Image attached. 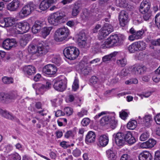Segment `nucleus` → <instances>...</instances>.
I'll list each match as a JSON object with an SVG mask.
<instances>
[{"label":"nucleus","mask_w":160,"mask_h":160,"mask_svg":"<svg viewBox=\"0 0 160 160\" xmlns=\"http://www.w3.org/2000/svg\"><path fill=\"white\" fill-rule=\"evenodd\" d=\"M53 87L56 90L62 92L66 89V86L64 80L61 77H58L53 81Z\"/></svg>","instance_id":"0eeeda50"},{"label":"nucleus","mask_w":160,"mask_h":160,"mask_svg":"<svg viewBox=\"0 0 160 160\" xmlns=\"http://www.w3.org/2000/svg\"><path fill=\"white\" fill-rule=\"evenodd\" d=\"M155 23L157 26L160 28V13L157 14L155 17Z\"/></svg>","instance_id":"603ef678"},{"label":"nucleus","mask_w":160,"mask_h":160,"mask_svg":"<svg viewBox=\"0 0 160 160\" xmlns=\"http://www.w3.org/2000/svg\"><path fill=\"white\" fill-rule=\"evenodd\" d=\"M138 51L144 50L146 47L145 42L142 41H139L135 42Z\"/></svg>","instance_id":"f704fd0d"},{"label":"nucleus","mask_w":160,"mask_h":160,"mask_svg":"<svg viewBox=\"0 0 160 160\" xmlns=\"http://www.w3.org/2000/svg\"><path fill=\"white\" fill-rule=\"evenodd\" d=\"M82 73L85 75H87L91 72V70L89 68H84L81 70Z\"/></svg>","instance_id":"338daca9"},{"label":"nucleus","mask_w":160,"mask_h":160,"mask_svg":"<svg viewBox=\"0 0 160 160\" xmlns=\"http://www.w3.org/2000/svg\"><path fill=\"white\" fill-rule=\"evenodd\" d=\"M149 137V133L147 132L143 133L140 136L139 138L140 140L141 141H144L146 140Z\"/></svg>","instance_id":"8fccbe9b"},{"label":"nucleus","mask_w":160,"mask_h":160,"mask_svg":"<svg viewBox=\"0 0 160 160\" xmlns=\"http://www.w3.org/2000/svg\"><path fill=\"white\" fill-rule=\"evenodd\" d=\"M156 141L153 139H150L146 142H143L140 144V147L142 148H151L156 144Z\"/></svg>","instance_id":"4be33fe9"},{"label":"nucleus","mask_w":160,"mask_h":160,"mask_svg":"<svg viewBox=\"0 0 160 160\" xmlns=\"http://www.w3.org/2000/svg\"><path fill=\"white\" fill-rule=\"evenodd\" d=\"M115 141L116 144L119 146H123L125 143V135L122 133L118 132L114 134Z\"/></svg>","instance_id":"4468645a"},{"label":"nucleus","mask_w":160,"mask_h":160,"mask_svg":"<svg viewBox=\"0 0 160 160\" xmlns=\"http://www.w3.org/2000/svg\"><path fill=\"white\" fill-rule=\"evenodd\" d=\"M23 70L25 73L29 75H31L36 72L35 67L31 65L25 66L23 68Z\"/></svg>","instance_id":"a878e982"},{"label":"nucleus","mask_w":160,"mask_h":160,"mask_svg":"<svg viewBox=\"0 0 160 160\" xmlns=\"http://www.w3.org/2000/svg\"><path fill=\"white\" fill-rule=\"evenodd\" d=\"M60 145L61 147L65 149L70 147V145L68 142L63 141L60 143Z\"/></svg>","instance_id":"052dcab7"},{"label":"nucleus","mask_w":160,"mask_h":160,"mask_svg":"<svg viewBox=\"0 0 160 160\" xmlns=\"http://www.w3.org/2000/svg\"><path fill=\"white\" fill-rule=\"evenodd\" d=\"M98 142L101 146L105 147L108 142V138L106 135H103L100 136L98 139Z\"/></svg>","instance_id":"cd10ccee"},{"label":"nucleus","mask_w":160,"mask_h":160,"mask_svg":"<svg viewBox=\"0 0 160 160\" xmlns=\"http://www.w3.org/2000/svg\"><path fill=\"white\" fill-rule=\"evenodd\" d=\"M128 16L127 12L124 11H121L119 15V21L120 25L124 27L128 23Z\"/></svg>","instance_id":"dca6fc26"},{"label":"nucleus","mask_w":160,"mask_h":160,"mask_svg":"<svg viewBox=\"0 0 160 160\" xmlns=\"http://www.w3.org/2000/svg\"><path fill=\"white\" fill-rule=\"evenodd\" d=\"M151 120L152 117L151 115H146L143 119L142 124L145 126L148 127L150 125Z\"/></svg>","instance_id":"2f4dec72"},{"label":"nucleus","mask_w":160,"mask_h":160,"mask_svg":"<svg viewBox=\"0 0 160 160\" xmlns=\"http://www.w3.org/2000/svg\"><path fill=\"white\" fill-rule=\"evenodd\" d=\"M52 61L53 63L58 66L61 62V58L59 56H55L52 59Z\"/></svg>","instance_id":"3c124183"},{"label":"nucleus","mask_w":160,"mask_h":160,"mask_svg":"<svg viewBox=\"0 0 160 160\" xmlns=\"http://www.w3.org/2000/svg\"><path fill=\"white\" fill-rule=\"evenodd\" d=\"M64 12H57L51 14L48 17L49 23L51 25L57 26L63 22L64 18L65 17Z\"/></svg>","instance_id":"f257e3e1"},{"label":"nucleus","mask_w":160,"mask_h":160,"mask_svg":"<svg viewBox=\"0 0 160 160\" xmlns=\"http://www.w3.org/2000/svg\"><path fill=\"white\" fill-rule=\"evenodd\" d=\"M120 116L123 119H125L128 116V114L124 111H122L119 113Z\"/></svg>","instance_id":"69168bd1"},{"label":"nucleus","mask_w":160,"mask_h":160,"mask_svg":"<svg viewBox=\"0 0 160 160\" xmlns=\"http://www.w3.org/2000/svg\"><path fill=\"white\" fill-rule=\"evenodd\" d=\"M43 26L42 22L40 21H36L32 28V31L34 33L39 32L41 28Z\"/></svg>","instance_id":"393cba45"},{"label":"nucleus","mask_w":160,"mask_h":160,"mask_svg":"<svg viewBox=\"0 0 160 160\" xmlns=\"http://www.w3.org/2000/svg\"><path fill=\"white\" fill-rule=\"evenodd\" d=\"M65 137L67 138H73L74 136V134L71 131H69L66 132L64 135Z\"/></svg>","instance_id":"e2e57ef3"},{"label":"nucleus","mask_w":160,"mask_h":160,"mask_svg":"<svg viewBox=\"0 0 160 160\" xmlns=\"http://www.w3.org/2000/svg\"><path fill=\"white\" fill-rule=\"evenodd\" d=\"M81 153V151L79 149L76 148L73 151L72 154L75 157H78L80 156Z\"/></svg>","instance_id":"0e129e2a"},{"label":"nucleus","mask_w":160,"mask_h":160,"mask_svg":"<svg viewBox=\"0 0 160 160\" xmlns=\"http://www.w3.org/2000/svg\"><path fill=\"white\" fill-rule=\"evenodd\" d=\"M116 62L118 65L122 67H124L126 65L127 61L126 58H123L118 60Z\"/></svg>","instance_id":"a18cd8bd"},{"label":"nucleus","mask_w":160,"mask_h":160,"mask_svg":"<svg viewBox=\"0 0 160 160\" xmlns=\"http://www.w3.org/2000/svg\"><path fill=\"white\" fill-rule=\"evenodd\" d=\"M50 49L48 44L47 42H42L38 46V53L37 56H41L46 54Z\"/></svg>","instance_id":"f8f14e48"},{"label":"nucleus","mask_w":160,"mask_h":160,"mask_svg":"<svg viewBox=\"0 0 160 160\" xmlns=\"http://www.w3.org/2000/svg\"><path fill=\"white\" fill-rule=\"evenodd\" d=\"M150 6V3L147 0H143L141 3L140 8V12L142 13L151 11L149 9Z\"/></svg>","instance_id":"412c9836"},{"label":"nucleus","mask_w":160,"mask_h":160,"mask_svg":"<svg viewBox=\"0 0 160 160\" xmlns=\"http://www.w3.org/2000/svg\"><path fill=\"white\" fill-rule=\"evenodd\" d=\"M70 34L69 29L65 27L58 28L55 31L54 36V40L61 42L65 39Z\"/></svg>","instance_id":"f03ea898"},{"label":"nucleus","mask_w":160,"mask_h":160,"mask_svg":"<svg viewBox=\"0 0 160 160\" xmlns=\"http://www.w3.org/2000/svg\"><path fill=\"white\" fill-rule=\"evenodd\" d=\"M81 10V8L79 4H75L72 9V15L74 17H76L79 13Z\"/></svg>","instance_id":"c85d7f7f"},{"label":"nucleus","mask_w":160,"mask_h":160,"mask_svg":"<svg viewBox=\"0 0 160 160\" xmlns=\"http://www.w3.org/2000/svg\"><path fill=\"white\" fill-rule=\"evenodd\" d=\"M129 70L128 69H122L120 73L118 74L119 76L121 77H125L128 75L129 73Z\"/></svg>","instance_id":"864d4df0"},{"label":"nucleus","mask_w":160,"mask_h":160,"mask_svg":"<svg viewBox=\"0 0 160 160\" xmlns=\"http://www.w3.org/2000/svg\"><path fill=\"white\" fill-rule=\"evenodd\" d=\"M116 5L120 7H126L128 5V3L126 0H117Z\"/></svg>","instance_id":"79ce46f5"},{"label":"nucleus","mask_w":160,"mask_h":160,"mask_svg":"<svg viewBox=\"0 0 160 160\" xmlns=\"http://www.w3.org/2000/svg\"><path fill=\"white\" fill-rule=\"evenodd\" d=\"M32 87L36 90V94H43L47 90V87L45 85L40 83H35L32 85Z\"/></svg>","instance_id":"aec40b11"},{"label":"nucleus","mask_w":160,"mask_h":160,"mask_svg":"<svg viewBox=\"0 0 160 160\" xmlns=\"http://www.w3.org/2000/svg\"><path fill=\"white\" fill-rule=\"evenodd\" d=\"M15 19L14 18L9 17L6 18V27H8L12 26H14V23L15 22ZM13 29V28H12ZM12 32H14L12 31Z\"/></svg>","instance_id":"7c9ffc66"},{"label":"nucleus","mask_w":160,"mask_h":160,"mask_svg":"<svg viewBox=\"0 0 160 160\" xmlns=\"http://www.w3.org/2000/svg\"><path fill=\"white\" fill-rule=\"evenodd\" d=\"M10 160H21L20 156L17 153H14L10 156Z\"/></svg>","instance_id":"49530a36"},{"label":"nucleus","mask_w":160,"mask_h":160,"mask_svg":"<svg viewBox=\"0 0 160 160\" xmlns=\"http://www.w3.org/2000/svg\"><path fill=\"white\" fill-rule=\"evenodd\" d=\"M125 142L129 144H132L136 141V139L130 132H128L125 135Z\"/></svg>","instance_id":"b1692460"},{"label":"nucleus","mask_w":160,"mask_h":160,"mask_svg":"<svg viewBox=\"0 0 160 160\" xmlns=\"http://www.w3.org/2000/svg\"><path fill=\"white\" fill-rule=\"evenodd\" d=\"M78 88V80L75 78L72 85V89L73 91H76Z\"/></svg>","instance_id":"de8ad7c7"},{"label":"nucleus","mask_w":160,"mask_h":160,"mask_svg":"<svg viewBox=\"0 0 160 160\" xmlns=\"http://www.w3.org/2000/svg\"><path fill=\"white\" fill-rule=\"evenodd\" d=\"M2 82L5 84H9L13 82V80L12 78L7 77H4L2 79Z\"/></svg>","instance_id":"09e8293b"},{"label":"nucleus","mask_w":160,"mask_h":160,"mask_svg":"<svg viewBox=\"0 0 160 160\" xmlns=\"http://www.w3.org/2000/svg\"><path fill=\"white\" fill-rule=\"evenodd\" d=\"M151 94V92L150 91H148L146 92H143L142 94H138L141 98L142 99L144 97L147 98L149 97Z\"/></svg>","instance_id":"4d7b16f0"},{"label":"nucleus","mask_w":160,"mask_h":160,"mask_svg":"<svg viewBox=\"0 0 160 160\" xmlns=\"http://www.w3.org/2000/svg\"><path fill=\"white\" fill-rule=\"evenodd\" d=\"M79 52L78 48L74 47H69L66 48L63 50V54L67 58L74 60L78 56Z\"/></svg>","instance_id":"39448f33"},{"label":"nucleus","mask_w":160,"mask_h":160,"mask_svg":"<svg viewBox=\"0 0 160 160\" xmlns=\"http://www.w3.org/2000/svg\"><path fill=\"white\" fill-rule=\"evenodd\" d=\"M57 71L56 67L54 65L51 64L46 65L42 69L43 72L48 75H54Z\"/></svg>","instance_id":"2eb2a0df"},{"label":"nucleus","mask_w":160,"mask_h":160,"mask_svg":"<svg viewBox=\"0 0 160 160\" xmlns=\"http://www.w3.org/2000/svg\"><path fill=\"white\" fill-rule=\"evenodd\" d=\"M52 27H44L42 31V34L44 38H45L49 34L52 29Z\"/></svg>","instance_id":"72a5a7b5"},{"label":"nucleus","mask_w":160,"mask_h":160,"mask_svg":"<svg viewBox=\"0 0 160 160\" xmlns=\"http://www.w3.org/2000/svg\"><path fill=\"white\" fill-rule=\"evenodd\" d=\"M113 31V28L112 25L108 23H105L99 31V38L102 39L105 38Z\"/></svg>","instance_id":"6e6552de"},{"label":"nucleus","mask_w":160,"mask_h":160,"mask_svg":"<svg viewBox=\"0 0 160 160\" xmlns=\"http://www.w3.org/2000/svg\"><path fill=\"white\" fill-rule=\"evenodd\" d=\"M106 153L109 160H116V154L111 150H108L106 151Z\"/></svg>","instance_id":"4c0bfd02"},{"label":"nucleus","mask_w":160,"mask_h":160,"mask_svg":"<svg viewBox=\"0 0 160 160\" xmlns=\"http://www.w3.org/2000/svg\"><path fill=\"white\" fill-rule=\"evenodd\" d=\"M100 122L102 126L108 124L109 127L113 129L116 127L117 123L113 114L107 115L101 118Z\"/></svg>","instance_id":"423d86ee"},{"label":"nucleus","mask_w":160,"mask_h":160,"mask_svg":"<svg viewBox=\"0 0 160 160\" xmlns=\"http://www.w3.org/2000/svg\"><path fill=\"white\" fill-rule=\"evenodd\" d=\"M129 31L132 35L129 36L128 39L131 41L142 38L144 32L143 30L136 31L133 28H131Z\"/></svg>","instance_id":"9d476101"},{"label":"nucleus","mask_w":160,"mask_h":160,"mask_svg":"<svg viewBox=\"0 0 160 160\" xmlns=\"http://www.w3.org/2000/svg\"><path fill=\"white\" fill-rule=\"evenodd\" d=\"M48 0H43L40 3L39 8L42 11L46 10L50 6Z\"/></svg>","instance_id":"c756f323"},{"label":"nucleus","mask_w":160,"mask_h":160,"mask_svg":"<svg viewBox=\"0 0 160 160\" xmlns=\"http://www.w3.org/2000/svg\"><path fill=\"white\" fill-rule=\"evenodd\" d=\"M114 39H115V38H113L112 35H111L101 44V47L102 48H106L113 46L116 43Z\"/></svg>","instance_id":"6ab92c4d"},{"label":"nucleus","mask_w":160,"mask_h":160,"mask_svg":"<svg viewBox=\"0 0 160 160\" xmlns=\"http://www.w3.org/2000/svg\"><path fill=\"white\" fill-rule=\"evenodd\" d=\"M30 26L27 22H19L13 26V32L16 34H22L27 32L30 29Z\"/></svg>","instance_id":"20e7f679"},{"label":"nucleus","mask_w":160,"mask_h":160,"mask_svg":"<svg viewBox=\"0 0 160 160\" xmlns=\"http://www.w3.org/2000/svg\"><path fill=\"white\" fill-rule=\"evenodd\" d=\"M88 111L87 110L84 109H82L80 111L78 112L77 115L79 117L81 118L85 115L87 114Z\"/></svg>","instance_id":"6e6d98bb"},{"label":"nucleus","mask_w":160,"mask_h":160,"mask_svg":"<svg viewBox=\"0 0 160 160\" xmlns=\"http://www.w3.org/2000/svg\"><path fill=\"white\" fill-rule=\"evenodd\" d=\"M20 98L16 91H12L6 93H0V101L6 103H10L16 99Z\"/></svg>","instance_id":"7ed1b4c3"},{"label":"nucleus","mask_w":160,"mask_h":160,"mask_svg":"<svg viewBox=\"0 0 160 160\" xmlns=\"http://www.w3.org/2000/svg\"><path fill=\"white\" fill-rule=\"evenodd\" d=\"M20 2L18 0H13L7 5V9L11 11H17L19 8Z\"/></svg>","instance_id":"a211bd4d"},{"label":"nucleus","mask_w":160,"mask_h":160,"mask_svg":"<svg viewBox=\"0 0 160 160\" xmlns=\"http://www.w3.org/2000/svg\"><path fill=\"white\" fill-rule=\"evenodd\" d=\"M128 49L130 53H134L136 51H138L135 42L133 43L131 45L129 46Z\"/></svg>","instance_id":"c03bdc74"},{"label":"nucleus","mask_w":160,"mask_h":160,"mask_svg":"<svg viewBox=\"0 0 160 160\" xmlns=\"http://www.w3.org/2000/svg\"><path fill=\"white\" fill-rule=\"evenodd\" d=\"M120 160H132L131 159L129 156L127 154L123 155L121 157Z\"/></svg>","instance_id":"774afa93"},{"label":"nucleus","mask_w":160,"mask_h":160,"mask_svg":"<svg viewBox=\"0 0 160 160\" xmlns=\"http://www.w3.org/2000/svg\"><path fill=\"white\" fill-rule=\"evenodd\" d=\"M17 46V42L14 39H7L3 41L2 44V47L6 50H9Z\"/></svg>","instance_id":"ddd939ff"},{"label":"nucleus","mask_w":160,"mask_h":160,"mask_svg":"<svg viewBox=\"0 0 160 160\" xmlns=\"http://www.w3.org/2000/svg\"><path fill=\"white\" fill-rule=\"evenodd\" d=\"M75 99L74 96L72 95H70L66 97V101L68 102H71L74 101Z\"/></svg>","instance_id":"680f3d73"},{"label":"nucleus","mask_w":160,"mask_h":160,"mask_svg":"<svg viewBox=\"0 0 160 160\" xmlns=\"http://www.w3.org/2000/svg\"><path fill=\"white\" fill-rule=\"evenodd\" d=\"M77 43L78 46L81 48H84L86 45L87 35L84 31L80 32L77 37Z\"/></svg>","instance_id":"9b49d317"},{"label":"nucleus","mask_w":160,"mask_h":160,"mask_svg":"<svg viewBox=\"0 0 160 160\" xmlns=\"http://www.w3.org/2000/svg\"><path fill=\"white\" fill-rule=\"evenodd\" d=\"M116 55V53L115 52L112 53L108 55H106L102 58V61L103 62H107L110 61L111 58L115 57Z\"/></svg>","instance_id":"ea45409f"},{"label":"nucleus","mask_w":160,"mask_h":160,"mask_svg":"<svg viewBox=\"0 0 160 160\" xmlns=\"http://www.w3.org/2000/svg\"><path fill=\"white\" fill-rule=\"evenodd\" d=\"M28 52L32 54H36L37 56L38 53V46H35L33 44L29 45L28 48Z\"/></svg>","instance_id":"e433bc0d"},{"label":"nucleus","mask_w":160,"mask_h":160,"mask_svg":"<svg viewBox=\"0 0 160 160\" xmlns=\"http://www.w3.org/2000/svg\"><path fill=\"white\" fill-rule=\"evenodd\" d=\"M64 112L67 116H70L72 114L73 110L72 108L68 107L64 108Z\"/></svg>","instance_id":"5fc2aeb1"},{"label":"nucleus","mask_w":160,"mask_h":160,"mask_svg":"<svg viewBox=\"0 0 160 160\" xmlns=\"http://www.w3.org/2000/svg\"><path fill=\"white\" fill-rule=\"evenodd\" d=\"M146 70V68L142 65L136 64L134 65L132 68V72L135 74H138L142 73Z\"/></svg>","instance_id":"f3484780"},{"label":"nucleus","mask_w":160,"mask_h":160,"mask_svg":"<svg viewBox=\"0 0 160 160\" xmlns=\"http://www.w3.org/2000/svg\"><path fill=\"white\" fill-rule=\"evenodd\" d=\"M137 122L136 120H132L128 122L127 124V128L129 129L133 130L137 127Z\"/></svg>","instance_id":"a19ab883"},{"label":"nucleus","mask_w":160,"mask_h":160,"mask_svg":"<svg viewBox=\"0 0 160 160\" xmlns=\"http://www.w3.org/2000/svg\"><path fill=\"white\" fill-rule=\"evenodd\" d=\"M112 35L113 38H115V39H114V40L116 43L118 42H121L122 41L126 39V37L124 35L122 34H119L118 35L115 34Z\"/></svg>","instance_id":"c9c22d12"},{"label":"nucleus","mask_w":160,"mask_h":160,"mask_svg":"<svg viewBox=\"0 0 160 160\" xmlns=\"http://www.w3.org/2000/svg\"><path fill=\"white\" fill-rule=\"evenodd\" d=\"M96 135L93 132L89 131L87 134L85 138V142L87 144L94 142L95 140Z\"/></svg>","instance_id":"5701e85b"},{"label":"nucleus","mask_w":160,"mask_h":160,"mask_svg":"<svg viewBox=\"0 0 160 160\" xmlns=\"http://www.w3.org/2000/svg\"><path fill=\"white\" fill-rule=\"evenodd\" d=\"M0 114L6 118L11 120L14 119V117L8 112L6 110H3L0 108Z\"/></svg>","instance_id":"473e14b6"},{"label":"nucleus","mask_w":160,"mask_h":160,"mask_svg":"<svg viewBox=\"0 0 160 160\" xmlns=\"http://www.w3.org/2000/svg\"><path fill=\"white\" fill-rule=\"evenodd\" d=\"M35 7V5L32 2L28 3L20 12L19 14V17L23 18L29 15L34 9Z\"/></svg>","instance_id":"1a4fd4ad"},{"label":"nucleus","mask_w":160,"mask_h":160,"mask_svg":"<svg viewBox=\"0 0 160 160\" xmlns=\"http://www.w3.org/2000/svg\"><path fill=\"white\" fill-rule=\"evenodd\" d=\"M28 41V36L25 35L23 36L20 40V43L22 47H24L27 44Z\"/></svg>","instance_id":"37998d69"},{"label":"nucleus","mask_w":160,"mask_h":160,"mask_svg":"<svg viewBox=\"0 0 160 160\" xmlns=\"http://www.w3.org/2000/svg\"><path fill=\"white\" fill-rule=\"evenodd\" d=\"M103 80L101 78H99L95 76L92 77L90 80V82L93 84H99L103 82Z\"/></svg>","instance_id":"58836bf2"},{"label":"nucleus","mask_w":160,"mask_h":160,"mask_svg":"<svg viewBox=\"0 0 160 160\" xmlns=\"http://www.w3.org/2000/svg\"><path fill=\"white\" fill-rule=\"evenodd\" d=\"M90 120L88 118H83L81 121V124L83 126H87L90 122Z\"/></svg>","instance_id":"13d9d810"},{"label":"nucleus","mask_w":160,"mask_h":160,"mask_svg":"<svg viewBox=\"0 0 160 160\" xmlns=\"http://www.w3.org/2000/svg\"><path fill=\"white\" fill-rule=\"evenodd\" d=\"M144 14L143 16V18L145 20L147 21L149 20L151 15V11L145 12V13H142Z\"/></svg>","instance_id":"bf43d9fd"},{"label":"nucleus","mask_w":160,"mask_h":160,"mask_svg":"<svg viewBox=\"0 0 160 160\" xmlns=\"http://www.w3.org/2000/svg\"><path fill=\"white\" fill-rule=\"evenodd\" d=\"M139 158V160H152V158L149 152L145 151L140 154Z\"/></svg>","instance_id":"bb28decb"}]
</instances>
